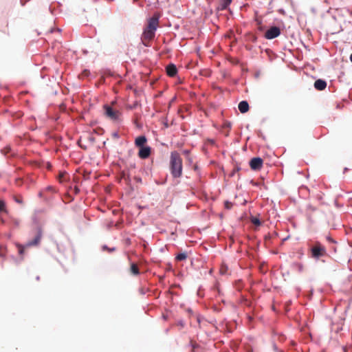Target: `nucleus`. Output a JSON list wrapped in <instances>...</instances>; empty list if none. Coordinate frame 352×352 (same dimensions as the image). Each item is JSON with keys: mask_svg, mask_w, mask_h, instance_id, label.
<instances>
[{"mask_svg": "<svg viewBox=\"0 0 352 352\" xmlns=\"http://www.w3.org/2000/svg\"><path fill=\"white\" fill-rule=\"evenodd\" d=\"M159 27V16L154 14L148 19L147 24L144 29L141 36V41L144 46H150V42L154 38L155 31Z\"/></svg>", "mask_w": 352, "mask_h": 352, "instance_id": "nucleus-1", "label": "nucleus"}, {"mask_svg": "<svg viewBox=\"0 0 352 352\" xmlns=\"http://www.w3.org/2000/svg\"><path fill=\"white\" fill-rule=\"evenodd\" d=\"M170 168L173 177L178 178L182 175V159L176 152H172L170 158Z\"/></svg>", "mask_w": 352, "mask_h": 352, "instance_id": "nucleus-2", "label": "nucleus"}, {"mask_svg": "<svg viewBox=\"0 0 352 352\" xmlns=\"http://www.w3.org/2000/svg\"><path fill=\"white\" fill-rule=\"evenodd\" d=\"M105 116L113 121H120L122 113L119 110L115 109L109 105L104 107Z\"/></svg>", "mask_w": 352, "mask_h": 352, "instance_id": "nucleus-3", "label": "nucleus"}, {"mask_svg": "<svg viewBox=\"0 0 352 352\" xmlns=\"http://www.w3.org/2000/svg\"><path fill=\"white\" fill-rule=\"evenodd\" d=\"M310 251L311 257L316 259H318L327 254L325 248L319 243L314 245Z\"/></svg>", "mask_w": 352, "mask_h": 352, "instance_id": "nucleus-4", "label": "nucleus"}, {"mask_svg": "<svg viewBox=\"0 0 352 352\" xmlns=\"http://www.w3.org/2000/svg\"><path fill=\"white\" fill-rule=\"evenodd\" d=\"M280 34V30L276 26H273L266 31L265 37L267 39H273L278 37Z\"/></svg>", "mask_w": 352, "mask_h": 352, "instance_id": "nucleus-5", "label": "nucleus"}, {"mask_svg": "<svg viewBox=\"0 0 352 352\" xmlns=\"http://www.w3.org/2000/svg\"><path fill=\"white\" fill-rule=\"evenodd\" d=\"M263 164V160L261 157H254L250 162V168L254 170H260Z\"/></svg>", "mask_w": 352, "mask_h": 352, "instance_id": "nucleus-6", "label": "nucleus"}, {"mask_svg": "<svg viewBox=\"0 0 352 352\" xmlns=\"http://www.w3.org/2000/svg\"><path fill=\"white\" fill-rule=\"evenodd\" d=\"M151 149L150 146L140 147L138 157L141 159H146L151 155Z\"/></svg>", "mask_w": 352, "mask_h": 352, "instance_id": "nucleus-7", "label": "nucleus"}, {"mask_svg": "<svg viewBox=\"0 0 352 352\" xmlns=\"http://www.w3.org/2000/svg\"><path fill=\"white\" fill-rule=\"evenodd\" d=\"M41 237H42L41 231L38 230L37 232V234L34 237V239L32 241H30L27 243V246L30 247V246L38 245L41 241Z\"/></svg>", "mask_w": 352, "mask_h": 352, "instance_id": "nucleus-8", "label": "nucleus"}, {"mask_svg": "<svg viewBox=\"0 0 352 352\" xmlns=\"http://www.w3.org/2000/svg\"><path fill=\"white\" fill-rule=\"evenodd\" d=\"M314 87L318 91H322L327 87V82L322 79L316 80L314 82Z\"/></svg>", "mask_w": 352, "mask_h": 352, "instance_id": "nucleus-9", "label": "nucleus"}, {"mask_svg": "<svg viewBox=\"0 0 352 352\" xmlns=\"http://www.w3.org/2000/svg\"><path fill=\"white\" fill-rule=\"evenodd\" d=\"M147 139L144 135H140L135 138V145L140 148L144 146V144L146 143Z\"/></svg>", "mask_w": 352, "mask_h": 352, "instance_id": "nucleus-10", "label": "nucleus"}, {"mask_svg": "<svg viewBox=\"0 0 352 352\" xmlns=\"http://www.w3.org/2000/svg\"><path fill=\"white\" fill-rule=\"evenodd\" d=\"M167 74L170 76L173 77L177 74V69L175 65L170 64L166 66V68Z\"/></svg>", "mask_w": 352, "mask_h": 352, "instance_id": "nucleus-11", "label": "nucleus"}, {"mask_svg": "<svg viewBox=\"0 0 352 352\" xmlns=\"http://www.w3.org/2000/svg\"><path fill=\"white\" fill-rule=\"evenodd\" d=\"M238 108L241 113H244L248 111L249 104L247 101L243 100L239 102Z\"/></svg>", "mask_w": 352, "mask_h": 352, "instance_id": "nucleus-12", "label": "nucleus"}, {"mask_svg": "<svg viewBox=\"0 0 352 352\" xmlns=\"http://www.w3.org/2000/svg\"><path fill=\"white\" fill-rule=\"evenodd\" d=\"M130 272L133 275H138L140 274L138 267L135 263L131 264Z\"/></svg>", "mask_w": 352, "mask_h": 352, "instance_id": "nucleus-13", "label": "nucleus"}, {"mask_svg": "<svg viewBox=\"0 0 352 352\" xmlns=\"http://www.w3.org/2000/svg\"><path fill=\"white\" fill-rule=\"evenodd\" d=\"M187 258V254L185 252L179 253L176 256V260L179 261H184Z\"/></svg>", "mask_w": 352, "mask_h": 352, "instance_id": "nucleus-14", "label": "nucleus"}, {"mask_svg": "<svg viewBox=\"0 0 352 352\" xmlns=\"http://www.w3.org/2000/svg\"><path fill=\"white\" fill-rule=\"evenodd\" d=\"M221 10L226 9L227 7L231 3L232 0H221Z\"/></svg>", "mask_w": 352, "mask_h": 352, "instance_id": "nucleus-15", "label": "nucleus"}, {"mask_svg": "<svg viewBox=\"0 0 352 352\" xmlns=\"http://www.w3.org/2000/svg\"><path fill=\"white\" fill-rule=\"evenodd\" d=\"M1 212L8 213V210H7L6 206V203L3 200H0V212Z\"/></svg>", "mask_w": 352, "mask_h": 352, "instance_id": "nucleus-16", "label": "nucleus"}, {"mask_svg": "<svg viewBox=\"0 0 352 352\" xmlns=\"http://www.w3.org/2000/svg\"><path fill=\"white\" fill-rule=\"evenodd\" d=\"M251 221L253 224H254L256 226H260L261 224V221L258 218H256V217L252 218Z\"/></svg>", "mask_w": 352, "mask_h": 352, "instance_id": "nucleus-17", "label": "nucleus"}, {"mask_svg": "<svg viewBox=\"0 0 352 352\" xmlns=\"http://www.w3.org/2000/svg\"><path fill=\"white\" fill-rule=\"evenodd\" d=\"M228 272V267L223 265H221V268H220V273L221 274H226Z\"/></svg>", "mask_w": 352, "mask_h": 352, "instance_id": "nucleus-18", "label": "nucleus"}, {"mask_svg": "<svg viewBox=\"0 0 352 352\" xmlns=\"http://www.w3.org/2000/svg\"><path fill=\"white\" fill-rule=\"evenodd\" d=\"M223 128L228 129V133H226V135H228V131L231 129V123L226 122L223 124Z\"/></svg>", "mask_w": 352, "mask_h": 352, "instance_id": "nucleus-19", "label": "nucleus"}, {"mask_svg": "<svg viewBox=\"0 0 352 352\" xmlns=\"http://www.w3.org/2000/svg\"><path fill=\"white\" fill-rule=\"evenodd\" d=\"M14 200H15L17 203H19V204H22V203H23V200H22V198H21V197H14Z\"/></svg>", "mask_w": 352, "mask_h": 352, "instance_id": "nucleus-20", "label": "nucleus"}, {"mask_svg": "<svg viewBox=\"0 0 352 352\" xmlns=\"http://www.w3.org/2000/svg\"><path fill=\"white\" fill-rule=\"evenodd\" d=\"M112 137H113V138H116V139L119 138V134H118V132H114V133H112Z\"/></svg>", "mask_w": 352, "mask_h": 352, "instance_id": "nucleus-21", "label": "nucleus"}, {"mask_svg": "<svg viewBox=\"0 0 352 352\" xmlns=\"http://www.w3.org/2000/svg\"><path fill=\"white\" fill-rule=\"evenodd\" d=\"M297 266H298V270H299V271H302V265H300V264H298V265H297Z\"/></svg>", "mask_w": 352, "mask_h": 352, "instance_id": "nucleus-22", "label": "nucleus"}, {"mask_svg": "<svg viewBox=\"0 0 352 352\" xmlns=\"http://www.w3.org/2000/svg\"><path fill=\"white\" fill-rule=\"evenodd\" d=\"M177 325H180L182 327H184V324L182 322H178Z\"/></svg>", "mask_w": 352, "mask_h": 352, "instance_id": "nucleus-23", "label": "nucleus"}, {"mask_svg": "<svg viewBox=\"0 0 352 352\" xmlns=\"http://www.w3.org/2000/svg\"><path fill=\"white\" fill-rule=\"evenodd\" d=\"M23 250L20 247L19 253L23 254Z\"/></svg>", "mask_w": 352, "mask_h": 352, "instance_id": "nucleus-24", "label": "nucleus"}, {"mask_svg": "<svg viewBox=\"0 0 352 352\" xmlns=\"http://www.w3.org/2000/svg\"><path fill=\"white\" fill-rule=\"evenodd\" d=\"M350 60H351V61L352 62V53H351V56H350Z\"/></svg>", "mask_w": 352, "mask_h": 352, "instance_id": "nucleus-25", "label": "nucleus"}, {"mask_svg": "<svg viewBox=\"0 0 352 352\" xmlns=\"http://www.w3.org/2000/svg\"><path fill=\"white\" fill-rule=\"evenodd\" d=\"M274 349L276 350V346L275 344L274 345Z\"/></svg>", "mask_w": 352, "mask_h": 352, "instance_id": "nucleus-26", "label": "nucleus"}, {"mask_svg": "<svg viewBox=\"0 0 352 352\" xmlns=\"http://www.w3.org/2000/svg\"><path fill=\"white\" fill-rule=\"evenodd\" d=\"M327 240H329V241L330 240V237H329V236H327Z\"/></svg>", "mask_w": 352, "mask_h": 352, "instance_id": "nucleus-27", "label": "nucleus"}]
</instances>
